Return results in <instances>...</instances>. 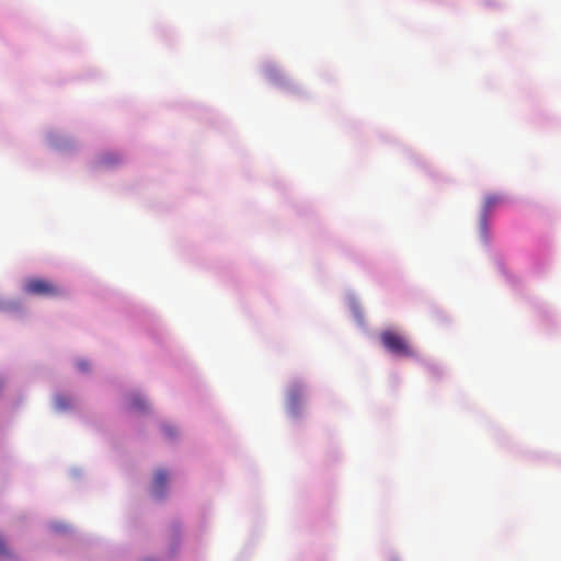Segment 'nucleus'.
I'll return each mask as SVG.
<instances>
[{
    "label": "nucleus",
    "instance_id": "obj_1",
    "mask_svg": "<svg viewBox=\"0 0 561 561\" xmlns=\"http://www.w3.org/2000/svg\"><path fill=\"white\" fill-rule=\"evenodd\" d=\"M380 342L391 354L401 357H411L414 355L405 337L392 330H385L380 333Z\"/></svg>",
    "mask_w": 561,
    "mask_h": 561
},
{
    "label": "nucleus",
    "instance_id": "obj_4",
    "mask_svg": "<svg viewBox=\"0 0 561 561\" xmlns=\"http://www.w3.org/2000/svg\"><path fill=\"white\" fill-rule=\"evenodd\" d=\"M302 398V389L301 387L295 385L293 386L287 393V403L291 411H295Z\"/></svg>",
    "mask_w": 561,
    "mask_h": 561
},
{
    "label": "nucleus",
    "instance_id": "obj_3",
    "mask_svg": "<svg viewBox=\"0 0 561 561\" xmlns=\"http://www.w3.org/2000/svg\"><path fill=\"white\" fill-rule=\"evenodd\" d=\"M499 203H500V197L494 196V195L488 196L484 201V213H483V215L481 217V221H480V228H481V232L483 234H485V232H486V215Z\"/></svg>",
    "mask_w": 561,
    "mask_h": 561
},
{
    "label": "nucleus",
    "instance_id": "obj_9",
    "mask_svg": "<svg viewBox=\"0 0 561 561\" xmlns=\"http://www.w3.org/2000/svg\"><path fill=\"white\" fill-rule=\"evenodd\" d=\"M56 405L60 410L67 409L70 405V400L64 396H58L56 398Z\"/></svg>",
    "mask_w": 561,
    "mask_h": 561
},
{
    "label": "nucleus",
    "instance_id": "obj_2",
    "mask_svg": "<svg viewBox=\"0 0 561 561\" xmlns=\"http://www.w3.org/2000/svg\"><path fill=\"white\" fill-rule=\"evenodd\" d=\"M24 291L28 295L39 297H57L62 294V290L58 285L38 277L26 279L24 283Z\"/></svg>",
    "mask_w": 561,
    "mask_h": 561
},
{
    "label": "nucleus",
    "instance_id": "obj_10",
    "mask_svg": "<svg viewBox=\"0 0 561 561\" xmlns=\"http://www.w3.org/2000/svg\"><path fill=\"white\" fill-rule=\"evenodd\" d=\"M79 367H80L81 370H87L88 369V364L84 363V362H81V363H79Z\"/></svg>",
    "mask_w": 561,
    "mask_h": 561
},
{
    "label": "nucleus",
    "instance_id": "obj_8",
    "mask_svg": "<svg viewBox=\"0 0 561 561\" xmlns=\"http://www.w3.org/2000/svg\"><path fill=\"white\" fill-rule=\"evenodd\" d=\"M12 553L7 547V543L2 536L0 535V558H11Z\"/></svg>",
    "mask_w": 561,
    "mask_h": 561
},
{
    "label": "nucleus",
    "instance_id": "obj_5",
    "mask_svg": "<svg viewBox=\"0 0 561 561\" xmlns=\"http://www.w3.org/2000/svg\"><path fill=\"white\" fill-rule=\"evenodd\" d=\"M168 482V473L163 470L157 471L153 479V491L157 495H162Z\"/></svg>",
    "mask_w": 561,
    "mask_h": 561
},
{
    "label": "nucleus",
    "instance_id": "obj_6",
    "mask_svg": "<svg viewBox=\"0 0 561 561\" xmlns=\"http://www.w3.org/2000/svg\"><path fill=\"white\" fill-rule=\"evenodd\" d=\"M119 161L116 153H105L101 157L100 163L105 167L114 165Z\"/></svg>",
    "mask_w": 561,
    "mask_h": 561
},
{
    "label": "nucleus",
    "instance_id": "obj_7",
    "mask_svg": "<svg viewBox=\"0 0 561 561\" xmlns=\"http://www.w3.org/2000/svg\"><path fill=\"white\" fill-rule=\"evenodd\" d=\"M130 409L135 410H144L146 408V402L140 397H134L130 400Z\"/></svg>",
    "mask_w": 561,
    "mask_h": 561
}]
</instances>
